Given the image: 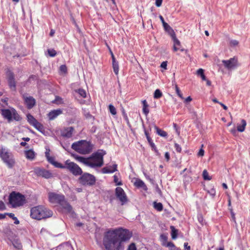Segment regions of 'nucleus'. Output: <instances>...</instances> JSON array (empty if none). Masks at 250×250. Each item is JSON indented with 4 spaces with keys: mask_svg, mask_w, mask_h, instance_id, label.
Wrapping results in <instances>:
<instances>
[{
    "mask_svg": "<svg viewBox=\"0 0 250 250\" xmlns=\"http://www.w3.org/2000/svg\"><path fill=\"white\" fill-rule=\"evenodd\" d=\"M34 172L37 176L47 179L52 176V173L49 171L39 167L35 168Z\"/></svg>",
    "mask_w": 250,
    "mask_h": 250,
    "instance_id": "obj_15",
    "label": "nucleus"
},
{
    "mask_svg": "<svg viewBox=\"0 0 250 250\" xmlns=\"http://www.w3.org/2000/svg\"><path fill=\"white\" fill-rule=\"evenodd\" d=\"M0 158L8 168L11 169L14 167L16 161L14 155L8 148L3 146L0 147Z\"/></svg>",
    "mask_w": 250,
    "mask_h": 250,
    "instance_id": "obj_4",
    "label": "nucleus"
},
{
    "mask_svg": "<svg viewBox=\"0 0 250 250\" xmlns=\"http://www.w3.org/2000/svg\"><path fill=\"white\" fill-rule=\"evenodd\" d=\"M73 128L72 127H68L64 128L62 130L61 135L63 137L70 138L72 136Z\"/></svg>",
    "mask_w": 250,
    "mask_h": 250,
    "instance_id": "obj_19",
    "label": "nucleus"
},
{
    "mask_svg": "<svg viewBox=\"0 0 250 250\" xmlns=\"http://www.w3.org/2000/svg\"><path fill=\"white\" fill-rule=\"evenodd\" d=\"M159 18H160V20H161L163 25L165 23H166L165 22V20H164V18L163 17V16L162 15H160L159 16Z\"/></svg>",
    "mask_w": 250,
    "mask_h": 250,
    "instance_id": "obj_58",
    "label": "nucleus"
},
{
    "mask_svg": "<svg viewBox=\"0 0 250 250\" xmlns=\"http://www.w3.org/2000/svg\"><path fill=\"white\" fill-rule=\"evenodd\" d=\"M164 246L169 248L170 250L174 249L176 247L174 246V244L171 242H167Z\"/></svg>",
    "mask_w": 250,
    "mask_h": 250,
    "instance_id": "obj_42",
    "label": "nucleus"
},
{
    "mask_svg": "<svg viewBox=\"0 0 250 250\" xmlns=\"http://www.w3.org/2000/svg\"><path fill=\"white\" fill-rule=\"evenodd\" d=\"M114 182L116 183V185L120 186L122 185V183L121 181L119 180V178L116 175H114Z\"/></svg>",
    "mask_w": 250,
    "mask_h": 250,
    "instance_id": "obj_40",
    "label": "nucleus"
},
{
    "mask_svg": "<svg viewBox=\"0 0 250 250\" xmlns=\"http://www.w3.org/2000/svg\"><path fill=\"white\" fill-rule=\"evenodd\" d=\"M62 113V110H52L50 112L47 116L49 120H54L55 118H56L58 115L61 114Z\"/></svg>",
    "mask_w": 250,
    "mask_h": 250,
    "instance_id": "obj_21",
    "label": "nucleus"
},
{
    "mask_svg": "<svg viewBox=\"0 0 250 250\" xmlns=\"http://www.w3.org/2000/svg\"><path fill=\"white\" fill-rule=\"evenodd\" d=\"M117 170V165H109L103 168L102 171L103 173H111Z\"/></svg>",
    "mask_w": 250,
    "mask_h": 250,
    "instance_id": "obj_18",
    "label": "nucleus"
},
{
    "mask_svg": "<svg viewBox=\"0 0 250 250\" xmlns=\"http://www.w3.org/2000/svg\"><path fill=\"white\" fill-rule=\"evenodd\" d=\"M174 147H175L176 150L178 152H180L181 151V150H182L181 147L180 146V145H178V144L175 143V144H174Z\"/></svg>",
    "mask_w": 250,
    "mask_h": 250,
    "instance_id": "obj_45",
    "label": "nucleus"
},
{
    "mask_svg": "<svg viewBox=\"0 0 250 250\" xmlns=\"http://www.w3.org/2000/svg\"><path fill=\"white\" fill-rule=\"evenodd\" d=\"M47 51L49 56L52 57H55L57 54L56 50L53 49H48Z\"/></svg>",
    "mask_w": 250,
    "mask_h": 250,
    "instance_id": "obj_38",
    "label": "nucleus"
},
{
    "mask_svg": "<svg viewBox=\"0 0 250 250\" xmlns=\"http://www.w3.org/2000/svg\"><path fill=\"white\" fill-rule=\"evenodd\" d=\"M167 61H164L163 62H162V63L161 64V67L164 69H165V70H166L167 69Z\"/></svg>",
    "mask_w": 250,
    "mask_h": 250,
    "instance_id": "obj_47",
    "label": "nucleus"
},
{
    "mask_svg": "<svg viewBox=\"0 0 250 250\" xmlns=\"http://www.w3.org/2000/svg\"><path fill=\"white\" fill-rule=\"evenodd\" d=\"M204 150L202 148H201L198 153V156L199 157H202L204 156Z\"/></svg>",
    "mask_w": 250,
    "mask_h": 250,
    "instance_id": "obj_51",
    "label": "nucleus"
},
{
    "mask_svg": "<svg viewBox=\"0 0 250 250\" xmlns=\"http://www.w3.org/2000/svg\"><path fill=\"white\" fill-rule=\"evenodd\" d=\"M7 78L8 85L12 90L16 91V82L14 78V75L12 72L8 70L7 72Z\"/></svg>",
    "mask_w": 250,
    "mask_h": 250,
    "instance_id": "obj_14",
    "label": "nucleus"
},
{
    "mask_svg": "<svg viewBox=\"0 0 250 250\" xmlns=\"http://www.w3.org/2000/svg\"><path fill=\"white\" fill-rule=\"evenodd\" d=\"M9 202L13 208L20 207L25 203V197L19 193L13 191L9 195Z\"/></svg>",
    "mask_w": 250,
    "mask_h": 250,
    "instance_id": "obj_6",
    "label": "nucleus"
},
{
    "mask_svg": "<svg viewBox=\"0 0 250 250\" xmlns=\"http://www.w3.org/2000/svg\"><path fill=\"white\" fill-rule=\"evenodd\" d=\"M85 116L86 118H92V116L89 114V113H85Z\"/></svg>",
    "mask_w": 250,
    "mask_h": 250,
    "instance_id": "obj_62",
    "label": "nucleus"
},
{
    "mask_svg": "<svg viewBox=\"0 0 250 250\" xmlns=\"http://www.w3.org/2000/svg\"><path fill=\"white\" fill-rule=\"evenodd\" d=\"M60 70L63 73H66L67 72V68L66 66L65 65H61L60 67Z\"/></svg>",
    "mask_w": 250,
    "mask_h": 250,
    "instance_id": "obj_41",
    "label": "nucleus"
},
{
    "mask_svg": "<svg viewBox=\"0 0 250 250\" xmlns=\"http://www.w3.org/2000/svg\"><path fill=\"white\" fill-rule=\"evenodd\" d=\"M154 128L156 130V133L160 136L164 137L167 136V134L166 131L159 128L156 126H155Z\"/></svg>",
    "mask_w": 250,
    "mask_h": 250,
    "instance_id": "obj_26",
    "label": "nucleus"
},
{
    "mask_svg": "<svg viewBox=\"0 0 250 250\" xmlns=\"http://www.w3.org/2000/svg\"><path fill=\"white\" fill-rule=\"evenodd\" d=\"M13 245L14 247L18 250H21L22 248L21 244L18 239L14 240L13 242Z\"/></svg>",
    "mask_w": 250,
    "mask_h": 250,
    "instance_id": "obj_28",
    "label": "nucleus"
},
{
    "mask_svg": "<svg viewBox=\"0 0 250 250\" xmlns=\"http://www.w3.org/2000/svg\"><path fill=\"white\" fill-rule=\"evenodd\" d=\"M170 229H171V237L173 239H175L177 236L178 230L173 226H171Z\"/></svg>",
    "mask_w": 250,
    "mask_h": 250,
    "instance_id": "obj_32",
    "label": "nucleus"
},
{
    "mask_svg": "<svg viewBox=\"0 0 250 250\" xmlns=\"http://www.w3.org/2000/svg\"><path fill=\"white\" fill-rule=\"evenodd\" d=\"M49 152H50L49 149L46 148V151L45 152V157H46V158L50 156Z\"/></svg>",
    "mask_w": 250,
    "mask_h": 250,
    "instance_id": "obj_56",
    "label": "nucleus"
},
{
    "mask_svg": "<svg viewBox=\"0 0 250 250\" xmlns=\"http://www.w3.org/2000/svg\"><path fill=\"white\" fill-rule=\"evenodd\" d=\"M222 63L228 69H233L239 66L238 58L236 57L230 58L228 60H223Z\"/></svg>",
    "mask_w": 250,
    "mask_h": 250,
    "instance_id": "obj_10",
    "label": "nucleus"
},
{
    "mask_svg": "<svg viewBox=\"0 0 250 250\" xmlns=\"http://www.w3.org/2000/svg\"><path fill=\"white\" fill-rule=\"evenodd\" d=\"M61 208V211L62 213H67L72 215L74 213L71 206L64 199L60 205Z\"/></svg>",
    "mask_w": 250,
    "mask_h": 250,
    "instance_id": "obj_13",
    "label": "nucleus"
},
{
    "mask_svg": "<svg viewBox=\"0 0 250 250\" xmlns=\"http://www.w3.org/2000/svg\"><path fill=\"white\" fill-rule=\"evenodd\" d=\"M55 103L57 104H60L62 103V99L58 96H56L55 99Z\"/></svg>",
    "mask_w": 250,
    "mask_h": 250,
    "instance_id": "obj_46",
    "label": "nucleus"
},
{
    "mask_svg": "<svg viewBox=\"0 0 250 250\" xmlns=\"http://www.w3.org/2000/svg\"><path fill=\"white\" fill-rule=\"evenodd\" d=\"M8 215L13 219V218L15 217L14 214L12 213H8Z\"/></svg>",
    "mask_w": 250,
    "mask_h": 250,
    "instance_id": "obj_60",
    "label": "nucleus"
},
{
    "mask_svg": "<svg viewBox=\"0 0 250 250\" xmlns=\"http://www.w3.org/2000/svg\"><path fill=\"white\" fill-rule=\"evenodd\" d=\"M24 101L28 109L33 108L36 104L35 99L32 96L24 97Z\"/></svg>",
    "mask_w": 250,
    "mask_h": 250,
    "instance_id": "obj_16",
    "label": "nucleus"
},
{
    "mask_svg": "<svg viewBox=\"0 0 250 250\" xmlns=\"http://www.w3.org/2000/svg\"><path fill=\"white\" fill-rule=\"evenodd\" d=\"M25 155L27 159L29 160H33L35 158V153L33 150L30 149L25 151Z\"/></svg>",
    "mask_w": 250,
    "mask_h": 250,
    "instance_id": "obj_24",
    "label": "nucleus"
},
{
    "mask_svg": "<svg viewBox=\"0 0 250 250\" xmlns=\"http://www.w3.org/2000/svg\"><path fill=\"white\" fill-rule=\"evenodd\" d=\"M203 177L205 180H210L211 178L208 176V172L207 170L204 169L203 171Z\"/></svg>",
    "mask_w": 250,
    "mask_h": 250,
    "instance_id": "obj_37",
    "label": "nucleus"
},
{
    "mask_svg": "<svg viewBox=\"0 0 250 250\" xmlns=\"http://www.w3.org/2000/svg\"><path fill=\"white\" fill-rule=\"evenodd\" d=\"M172 39L173 41L174 44L173 46V50L174 52H176L178 50H180L183 52L184 49L181 48V44L179 40L176 38V35L174 37H172Z\"/></svg>",
    "mask_w": 250,
    "mask_h": 250,
    "instance_id": "obj_17",
    "label": "nucleus"
},
{
    "mask_svg": "<svg viewBox=\"0 0 250 250\" xmlns=\"http://www.w3.org/2000/svg\"><path fill=\"white\" fill-rule=\"evenodd\" d=\"M5 209V207L4 203L0 201V210H4Z\"/></svg>",
    "mask_w": 250,
    "mask_h": 250,
    "instance_id": "obj_52",
    "label": "nucleus"
},
{
    "mask_svg": "<svg viewBox=\"0 0 250 250\" xmlns=\"http://www.w3.org/2000/svg\"><path fill=\"white\" fill-rule=\"evenodd\" d=\"M154 208L159 211H161L163 210V207L161 203H157L155 202L154 203Z\"/></svg>",
    "mask_w": 250,
    "mask_h": 250,
    "instance_id": "obj_34",
    "label": "nucleus"
},
{
    "mask_svg": "<svg viewBox=\"0 0 250 250\" xmlns=\"http://www.w3.org/2000/svg\"><path fill=\"white\" fill-rule=\"evenodd\" d=\"M198 221L201 224H203L204 223V219L203 216L201 215H198Z\"/></svg>",
    "mask_w": 250,
    "mask_h": 250,
    "instance_id": "obj_50",
    "label": "nucleus"
},
{
    "mask_svg": "<svg viewBox=\"0 0 250 250\" xmlns=\"http://www.w3.org/2000/svg\"><path fill=\"white\" fill-rule=\"evenodd\" d=\"M197 74L201 77L202 80L203 81L206 80V77L204 74V70L203 69H202V68L199 69L197 71Z\"/></svg>",
    "mask_w": 250,
    "mask_h": 250,
    "instance_id": "obj_31",
    "label": "nucleus"
},
{
    "mask_svg": "<svg viewBox=\"0 0 250 250\" xmlns=\"http://www.w3.org/2000/svg\"><path fill=\"white\" fill-rule=\"evenodd\" d=\"M184 248L185 250H189L190 249V246H188V243H184Z\"/></svg>",
    "mask_w": 250,
    "mask_h": 250,
    "instance_id": "obj_54",
    "label": "nucleus"
},
{
    "mask_svg": "<svg viewBox=\"0 0 250 250\" xmlns=\"http://www.w3.org/2000/svg\"><path fill=\"white\" fill-rule=\"evenodd\" d=\"M79 181L80 183L83 185L91 186L95 183L96 179L93 175L84 173L79 178Z\"/></svg>",
    "mask_w": 250,
    "mask_h": 250,
    "instance_id": "obj_9",
    "label": "nucleus"
},
{
    "mask_svg": "<svg viewBox=\"0 0 250 250\" xmlns=\"http://www.w3.org/2000/svg\"><path fill=\"white\" fill-rule=\"evenodd\" d=\"M115 195L121 202L122 205H124L128 201L125 193L123 189L121 187H117L116 188Z\"/></svg>",
    "mask_w": 250,
    "mask_h": 250,
    "instance_id": "obj_11",
    "label": "nucleus"
},
{
    "mask_svg": "<svg viewBox=\"0 0 250 250\" xmlns=\"http://www.w3.org/2000/svg\"><path fill=\"white\" fill-rule=\"evenodd\" d=\"M106 154L103 150H99L93 153L90 157L84 158L73 154L72 156L78 162L91 168L99 167L104 164V156Z\"/></svg>",
    "mask_w": 250,
    "mask_h": 250,
    "instance_id": "obj_2",
    "label": "nucleus"
},
{
    "mask_svg": "<svg viewBox=\"0 0 250 250\" xmlns=\"http://www.w3.org/2000/svg\"><path fill=\"white\" fill-rule=\"evenodd\" d=\"M175 90H176V92L177 94L179 96V97L182 99H183V98L182 97V94L180 89L178 87L177 85H175Z\"/></svg>",
    "mask_w": 250,
    "mask_h": 250,
    "instance_id": "obj_43",
    "label": "nucleus"
},
{
    "mask_svg": "<svg viewBox=\"0 0 250 250\" xmlns=\"http://www.w3.org/2000/svg\"><path fill=\"white\" fill-rule=\"evenodd\" d=\"M163 94L161 90L159 89H156L154 93V96L153 97L154 99H159L161 97H162Z\"/></svg>",
    "mask_w": 250,
    "mask_h": 250,
    "instance_id": "obj_33",
    "label": "nucleus"
},
{
    "mask_svg": "<svg viewBox=\"0 0 250 250\" xmlns=\"http://www.w3.org/2000/svg\"><path fill=\"white\" fill-rule=\"evenodd\" d=\"M165 157L167 161H168L170 159V155L168 152H167L165 154Z\"/></svg>",
    "mask_w": 250,
    "mask_h": 250,
    "instance_id": "obj_53",
    "label": "nucleus"
},
{
    "mask_svg": "<svg viewBox=\"0 0 250 250\" xmlns=\"http://www.w3.org/2000/svg\"><path fill=\"white\" fill-rule=\"evenodd\" d=\"M163 0H156L155 5L157 7H159L161 6Z\"/></svg>",
    "mask_w": 250,
    "mask_h": 250,
    "instance_id": "obj_48",
    "label": "nucleus"
},
{
    "mask_svg": "<svg viewBox=\"0 0 250 250\" xmlns=\"http://www.w3.org/2000/svg\"><path fill=\"white\" fill-rule=\"evenodd\" d=\"M0 113L3 118L7 120L9 123L13 120L19 121L21 119L16 110H1Z\"/></svg>",
    "mask_w": 250,
    "mask_h": 250,
    "instance_id": "obj_8",
    "label": "nucleus"
},
{
    "mask_svg": "<svg viewBox=\"0 0 250 250\" xmlns=\"http://www.w3.org/2000/svg\"><path fill=\"white\" fill-rule=\"evenodd\" d=\"M165 30L171 37H174L176 35L173 29L166 22L163 25Z\"/></svg>",
    "mask_w": 250,
    "mask_h": 250,
    "instance_id": "obj_20",
    "label": "nucleus"
},
{
    "mask_svg": "<svg viewBox=\"0 0 250 250\" xmlns=\"http://www.w3.org/2000/svg\"><path fill=\"white\" fill-rule=\"evenodd\" d=\"M132 232L122 227L108 229L104 234L103 244L106 250H123V243L129 240Z\"/></svg>",
    "mask_w": 250,
    "mask_h": 250,
    "instance_id": "obj_1",
    "label": "nucleus"
},
{
    "mask_svg": "<svg viewBox=\"0 0 250 250\" xmlns=\"http://www.w3.org/2000/svg\"><path fill=\"white\" fill-rule=\"evenodd\" d=\"M55 34V31L53 29H51L50 32V36L52 37L54 36Z\"/></svg>",
    "mask_w": 250,
    "mask_h": 250,
    "instance_id": "obj_64",
    "label": "nucleus"
},
{
    "mask_svg": "<svg viewBox=\"0 0 250 250\" xmlns=\"http://www.w3.org/2000/svg\"><path fill=\"white\" fill-rule=\"evenodd\" d=\"M150 146H151L152 149L155 151V152L156 153L157 155L159 154L158 150H157L156 146H155V144L153 142H150V144H149Z\"/></svg>",
    "mask_w": 250,
    "mask_h": 250,
    "instance_id": "obj_39",
    "label": "nucleus"
},
{
    "mask_svg": "<svg viewBox=\"0 0 250 250\" xmlns=\"http://www.w3.org/2000/svg\"><path fill=\"white\" fill-rule=\"evenodd\" d=\"M134 185L138 188H141L145 190H146L147 187L145 183L140 179H137L134 183Z\"/></svg>",
    "mask_w": 250,
    "mask_h": 250,
    "instance_id": "obj_23",
    "label": "nucleus"
},
{
    "mask_svg": "<svg viewBox=\"0 0 250 250\" xmlns=\"http://www.w3.org/2000/svg\"><path fill=\"white\" fill-rule=\"evenodd\" d=\"M6 215H8V213L4 214L0 213V219H3L5 218Z\"/></svg>",
    "mask_w": 250,
    "mask_h": 250,
    "instance_id": "obj_57",
    "label": "nucleus"
},
{
    "mask_svg": "<svg viewBox=\"0 0 250 250\" xmlns=\"http://www.w3.org/2000/svg\"><path fill=\"white\" fill-rule=\"evenodd\" d=\"M192 100L190 96H188V98H187L185 100V102L186 103L190 102Z\"/></svg>",
    "mask_w": 250,
    "mask_h": 250,
    "instance_id": "obj_59",
    "label": "nucleus"
},
{
    "mask_svg": "<svg viewBox=\"0 0 250 250\" xmlns=\"http://www.w3.org/2000/svg\"><path fill=\"white\" fill-rule=\"evenodd\" d=\"M142 104L143 105V109H146L147 107H148L146 101V100L142 101Z\"/></svg>",
    "mask_w": 250,
    "mask_h": 250,
    "instance_id": "obj_49",
    "label": "nucleus"
},
{
    "mask_svg": "<svg viewBox=\"0 0 250 250\" xmlns=\"http://www.w3.org/2000/svg\"><path fill=\"white\" fill-rule=\"evenodd\" d=\"M52 215L53 212L51 210L41 206L32 208L30 210V216L35 219L41 220L50 217Z\"/></svg>",
    "mask_w": 250,
    "mask_h": 250,
    "instance_id": "obj_3",
    "label": "nucleus"
},
{
    "mask_svg": "<svg viewBox=\"0 0 250 250\" xmlns=\"http://www.w3.org/2000/svg\"><path fill=\"white\" fill-rule=\"evenodd\" d=\"M49 163L53 165L56 167L61 168L62 167V165L55 161V158L53 157L49 156L46 158Z\"/></svg>",
    "mask_w": 250,
    "mask_h": 250,
    "instance_id": "obj_22",
    "label": "nucleus"
},
{
    "mask_svg": "<svg viewBox=\"0 0 250 250\" xmlns=\"http://www.w3.org/2000/svg\"><path fill=\"white\" fill-rule=\"evenodd\" d=\"M62 168L67 169L75 176L81 175L83 173L81 168L76 163L67 160L65 162V165H62Z\"/></svg>",
    "mask_w": 250,
    "mask_h": 250,
    "instance_id": "obj_7",
    "label": "nucleus"
},
{
    "mask_svg": "<svg viewBox=\"0 0 250 250\" xmlns=\"http://www.w3.org/2000/svg\"><path fill=\"white\" fill-rule=\"evenodd\" d=\"M27 118L28 123L32 125H33L34 124V123H35L37 121V120L35 118H34V117L33 116L30 114H28L27 115Z\"/></svg>",
    "mask_w": 250,
    "mask_h": 250,
    "instance_id": "obj_29",
    "label": "nucleus"
},
{
    "mask_svg": "<svg viewBox=\"0 0 250 250\" xmlns=\"http://www.w3.org/2000/svg\"><path fill=\"white\" fill-rule=\"evenodd\" d=\"M48 198L49 201L53 204H58L60 205L65 197L63 195L57 194L53 192L48 193Z\"/></svg>",
    "mask_w": 250,
    "mask_h": 250,
    "instance_id": "obj_12",
    "label": "nucleus"
},
{
    "mask_svg": "<svg viewBox=\"0 0 250 250\" xmlns=\"http://www.w3.org/2000/svg\"><path fill=\"white\" fill-rule=\"evenodd\" d=\"M112 67L115 74L116 75H118L119 70L118 62L116 63H112Z\"/></svg>",
    "mask_w": 250,
    "mask_h": 250,
    "instance_id": "obj_35",
    "label": "nucleus"
},
{
    "mask_svg": "<svg viewBox=\"0 0 250 250\" xmlns=\"http://www.w3.org/2000/svg\"><path fill=\"white\" fill-rule=\"evenodd\" d=\"M160 238L162 245L165 246V245H166V244L167 242V237L165 234H163L161 235Z\"/></svg>",
    "mask_w": 250,
    "mask_h": 250,
    "instance_id": "obj_36",
    "label": "nucleus"
},
{
    "mask_svg": "<svg viewBox=\"0 0 250 250\" xmlns=\"http://www.w3.org/2000/svg\"><path fill=\"white\" fill-rule=\"evenodd\" d=\"M205 81H206L207 85L208 86H210V85H211V82H210L209 80H207V79H206V80H205Z\"/></svg>",
    "mask_w": 250,
    "mask_h": 250,
    "instance_id": "obj_63",
    "label": "nucleus"
},
{
    "mask_svg": "<svg viewBox=\"0 0 250 250\" xmlns=\"http://www.w3.org/2000/svg\"><path fill=\"white\" fill-rule=\"evenodd\" d=\"M230 43L234 46H236L238 45V42L236 40H232L230 42Z\"/></svg>",
    "mask_w": 250,
    "mask_h": 250,
    "instance_id": "obj_55",
    "label": "nucleus"
},
{
    "mask_svg": "<svg viewBox=\"0 0 250 250\" xmlns=\"http://www.w3.org/2000/svg\"><path fill=\"white\" fill-rule=\"evenodd\" d=\"M246 125H247L246 121L244 119L241 120V124L237 125V131L241 132H243L245 129Z\"/></svg>",
    "mask_w": 250,
    "mask_h": 250,
    "instance_id": "obj_25",
    "label": "nucleus"
},
{
    "mask_svg": "<svg viewBox=\"0 0 250 250\" xmlns=\"http://www.w3.org/2000/svg\"><path fill=\"white\" fill-rule=\"evenodd\" d=\"M33 126L36 128L39 131L42 132L44 131V128L43 125L39 123L38 121L34 123Z\"/></svg>",
    "mask_w": 250,
    "mask_h": 250,
    "instance_id": "obj_27",
    "label": "nucleus"
},
{
    "mask_svg": "<svg viewBox=\"0 0 250 250\" xmlns=\"http://www.w3.org/2000/svg\"><path fill=\"white\" fill-rule=\"evenodd\" d=\"M76 92H77L80 97L82 98H85L86 97V92L85 90L80 88L77 90H76Z\"/></svg>",
    "mask_w": 250,
    "mask_h": 250,
    "instance_id": "obj_30",
    "label": "nucleus"
},
{
    "mask_svg": "<svg viewBox=\"0 0 250 250\" xmlns=\"http://www.w3.org/2000/svg\"><path fill=\"white\" fill-rule=\"evenodd\" d=\"M127 250H137L134 243H131L128 247Z\"/></svg>",
    "mask_w": 250,
    "mask_h": 250,
    "instance_id": "obj_44",
    "label": "nucleus"
},
{
    "mask_svg": "<svg viewBox=\"0 0 250 250\" xmlns=\"http://www.w3.org/2000/svg\"><path fill=\"white\" fill-rule=\"evenodd\" d=\"M71 148L82 154H89L93 149V145L90 142L81 140L72 144Z\"/></svg>",
    "mask_w": 250,
    "mask_h": 250,
    "instance_id": "obj_5",
    "label": "nucleus"
},
{
    "mask_svg": "<svg viewBox=\"0 0 250 250\" xmlns=\"http://www.w3.org/2000/svg\"><path fill=\"white\" fill-rule=\"evenodd\" d=\"M109 111H110V113L113 116L115 115L117 113L116 110H109Z\"/></svg>",
    "mask_w": 250,
    "mask_h": 250,
    "instance_id": "obj_61",
    "label": "nucleus"
}]
</instances>
